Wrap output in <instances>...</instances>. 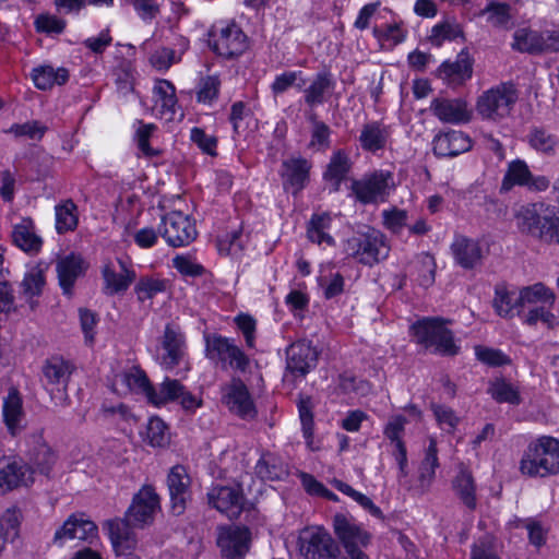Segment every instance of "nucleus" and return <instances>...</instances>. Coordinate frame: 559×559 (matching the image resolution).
Segmentation results:
<instances>
[{
	"label": "nucleus",
	"instance_id": "nucleus-1",
	"mask_svg": "<svg viewBox=\"0 0 559 559\" xmlns=\"http://www.w3.org/2000/svg\"><path fill=\"white\" fill-rule=\"evenodd\" d=\"M159 509V497L154 488L143 486L134 495L124 518L110 520L106 523L116 554H123L135 548L138 540L132 528H143L151 525Z\"/></svg>",
	"mask_w": 559,
	"mask_h": 559
},
{
	"label": "nucleus",
	"instance_id": "nucleus-2",
	"mask_svg": "<svg viewBox=\"0 0 559 559\" xmlns=\"http://www.w3.org/2000/svg\"><path fill=\"white\" fill-rule=\"evenodd\" d=\"M519 471L530 478H545L559 474V439L542 436L532 440L519 463Z\"/></svg>",
	"mask_w": 559,
	"mask_h": 559
},
{
	"label": "nucleus",
	"instance_id": "nucleus-3",
	"mask_svg": "<svg viewBox=\"0 0 559 559\" xmlns=\"http://www.w3.org/2000/svg\"><path fill=\"white\" fill-rule=\"evenodd\" d=\"M514 218L521 234L549 245H559V216L550 206L544 203L523 205Z\"/></svg>",
	"mask_w": 559,
	"mask_h": 559
},
{
	"label": "nucleus",
	"instance_id": "nucleus-4",
	"mask_svg": "<svg viewBox=\"0 0 559 559\" xmlns=\"http://www.w3.org/2000/svg\"><path fill=\"white\" fill-rule=\"evenodd\" d=\"M345 251L358 262L372 265L388 258L390 245L380 230L366 227L346 240Z\"/></svg>",
	"mask_w": 559,
	"mask_h": 559
},
{
	"label": "nucleus",
	"instance_id": "nucleus-5",
	"mask_svg": "<svg viewBox=\"0 0 559 559\" xmlns=\"http://www.w3.org/2000/svg\"><path fill=\"white\" fill-rule=\"evenodd\" d=\"M441 318H424L412 325V332L417 343L426 348H432L436 354L454 356L460 347L455 344L453 333L445 326Z\"/></svg>",
	"mask_w": 559,
	"mask_h": 559
},
{
	"label": "nucleus",
	"instance_id": "nucleus-6",
	"mask_svg": "<svg viewBox=\"0 0 559 559\" xmlns=\"http://www.w3.org/2000/svg\"><path fill=\"white\" fill-rule=\"evenodd\" d=\"M518 98V91L512 83H501L478 97L476 110L486 120L499 121L511 114Z\"/></svg>",
	"mask_w": 559,
	"mask_h": 559
},
{
	"label": "nucleus",
	"instance_id": "nucleus-7",
	"mask_svg": "<svg viewBox=\"0 0 559 559\" xmlns=\"http://www.w3.org/2000/svg\"><path fill=\"white\" fill-rule=\"evenodd\" d=\"M209 45L217 55L230 59L247 50L248 37L235 22H230L212 27Z\"/></svg>",
	"mask_w": 559,
	"mask_h": 559
},
{
	"label": "nucleus",
	"instance_id": "nucleus-8",
	"mask_svg": "<svg viewBox=\"0 0 559 559\" xmlns=\"http://www.w3.org/2000/svg\"><path fill=\"white\" fill-rule=\"evenodd\" d=\"M286 371L284 381L295 385L298 379H304L318 362L319 353L311 342L301 340L293 343L286 350Z\"/></svg>",
	"mask_w": 559,
	"mask_h": 559
},
{
	"label": "nucleus",
	"instance_id": "nucleus-9",
	"mask_svg": "<svg viewBox=\"0 0 559 559\" xmlns=\"http://www.w3.org/2000/svg\"><path fill=\"white\" fill-rule=\"evenodd\" d=\"M217 547L225 559H243L251 545V532L246 526L224 525L217 527Z\"/></svg>",
	"mask_w": 559,
	"mask_h": 559
},
{
	"label": "nucleus",
	"instance_id": "nucleus-10",
	"mask_svg": "<svg viewBox=\"0 0 559 559\" xmlns=\"http://www.w3.org/2000/svg\"><path fill=\"white\" fill-rule=\"evenodd\" d=\"M394 187L393 176L389 171H376L360 180H355L352 190L356 199L364 203L384 201Z\"/></svg>",
	"mask_w": 559,
	"mask_h": 559
},
{
	"label": "nucleus",
	"instance_id": "nucleus-11",
	"mask_svg": "<svg viewBox=\"0 0 559 559\" xmlns=\"http://www.w3.org/2000/svg\"><path fill=\"white\" fill-rule=\"evenodd\" d=\"M159 234L169 246L182 247L195 239L197 229L188 215L174 211L163 217Z\"/></svg>",
	"mask_w": 559,
	"mask_h": 559
},
{
	"label": "nucleus",
	"instance_id": "nucleus-12",
	"mask_svg": "<svg viewBox=\"0 0 559 559\" xmlns=\"http://www.w3.org/2000/svg\"><path fill=\"white\" fill-rule=\"evenodd\" d=\"M333 527L350 559H369L366 554L359 550V547L369 544L370 535L366 531L343 514L334 516Z\"/></svg>",
	"mask_w": 559,
	"mask_h": 559
},
{
	"label": "nucleus",
	"instance_id": "nucleus-13",
	"mask_svg": "<svg viewBox=\"0 0 559 559\" xmlns=\"http://www.w3.org/2000/svg\"><path fill=\"white\" fill-rule=\"evenodd\" d=\"M97 526L83 513L71 514L60 526L55 535L52 543L62 547L68 540L92 542L97 537Z\"/></svg>",
	"mask_w": 559,
	"mask_h": 559
},
{
	"label": "nucleus",
	"instance_id": "nucleus-14",
	"mask_svg": "<svg viewBox=\"0 0 559 559\" xmlns=\"http://www.w3.org/2000/svg\"><path fill=\"white\" fill-rule=\"evenodd\" d=\"M222 402L241 418L250 419L257 415L248 388L239 378H233L222 388Z\"/></svg>",
	"mask_w": 559,
	"mask_h": 559
},
{
	"label": "nucleus",
	"instance_id": "nucleus-15",
	"mask_svg": "<svg viewBox=\"0 0 559 559\" xmlns=\"http://www.w3.org/2000/svg\"><path fill=\"white\" fill-rule=\"evenodd\" d=\"M210 358H217L230 368L246 372L249 368V357L231 340L223 336H213L207 341Z\"/></svg>",
	"mask_w": 559,
	"mask_h": 559
},
{
	"label": "nucleus",
	"instance_id": "nucleus-16",
	"mask_svg": "<svg viewBox=\"0 0 559 559\" xmlns=\"http://www.w3.org/2000/svg\"><path fill=\"white\" fill-rule=\"evenodd\" d=\"M308 534V537L302 538L301 545L305 559H333L340 556V548L328 531L313 527Z\"/></svg>",
	"mask_w": 559,
	"mask_h": 559
},
{
	"label": "nucleus",
	"instance_id": "nucleus-17",
	"mask_svg": "<svg viewBox=\"0 0 559 559\" xmlns=\"http://www.w3.org/2000/svg\"><path fill=\"white\" fill-rule=\"evenodd\" d=\"M33 471L21 459L2 456L0 459V489L3 492L33 483Z\"/></svg>",
	"mask_w": 559,
	"mask_h": 559
},
{
	"label": "nucleus",
	"instance_id": "nucleus-18",
	"mask_svg": "<svg viewBox=\"0 0 559 559\" xmlns=\"http://www.w3.org/2000/svg\"><path fill=\"white\" fill-rule=\"evenodd\" d=\"M430 110L442 122L462 124L471 121L473 110L463 98H435Z\"/></svg>",
	"mask_w": 559,
	"mask_h": 559
},
{
	"label": "nucleus",
	"instance_id": "nucleus-19",
	"mask_svg": "<svg viewBox=\"0 0 559 559\" xmlns=\"http://www.w3.org/2000/svg\"><path fill=\"white\" fill-rule=\"evenodd\" d=\"M167 486L170 496V508L174 514L180 515L190 499L191 478L185 466H174L167 476Z\"/></svg>",
	"mask_w": 559,
	"mask_h": 559
},
{
	"label": "nucleus",
	"instance_id": "nucleus-20",
	"mask_svg": "<svg viewBox=\"0 0 559 559\" xmlns=\"http://www.w3.org/2000/svg\"><path fill=\"white\" fill-rule=\"evenodd\" d=\"M206 496L209 504L229 519L237 518L242 511L243 497L238 488L214 486Z\"/></svg>",
	"mask_w": 559,
	"mask_h": 559
},
{
	"label": "nucleus",
	"instance_id": "nucleus-21",
	"mask_svg": "<svg viewBox=\"0 0 559 559\" xmlns=\"http://www.w3.org/2000/svg\"><path fill=\"white\" fill-rule=\"evenodd\" d=\"M455 262L465 270H472L481 264L488 253L481 242L465 236H456L451 245Z\"/></svg>",
	"mask_w": 559,
	"mask_h": 559
},
{
	"label": "nucleus",
	"instance_id": "nucleus-22",
	"mask_svg": "<svg viewBox=\"0 0 559 559\" xmlns=\"http://www.w3.org/2000/svg\"><path fill=\"white\" fill-rule=\"evenodd\" d=\"M160 364L166 369L178 366L185 355V337L174 324H167L160 337Z\"/></svg>",
	"mask_w": 559,
	"mask_h": 559
},
{
	"label": "nucleus",
	"instance_id": "nucleus-23",
	"mask_svg": "<svg viewBox=\"0 0 559 559\" xmlns=\"http://www.w3.org/2000/svg\"><path fill=\"white\" fill-rule=\"evenodd\" d=\"M472 141L462 131L452 130L438 134L433 140V153L441 157H454L469 151Z\"/></svg>",
	"mask_w": 559,
	"mask_h": 559
},
{
	"label": "nucleus",
	"instance_id": "nucleus-24",
	"mask_svg": "<svg viewBox=\"0 0 559 559\" xmlns=\"http://www.w3.org/2000/svg\"><path fill=\"white\" fill-rule=\"evenodd\" d=\"M282 167L284 186H289L294 193L299 192L309 180L311 164L302 157H290L283 162Z\"/></svg>",
	"mask_w": 559,
	"mask_h": 559
},
{
	"label": "nucleus",
	"instance_id": "nucleus-25",
	"mask_svg": "<svg viewBox=\"0 0 559 559\" xmlns=\"http://www.w3.org/2000/svg\"><path fill=\"white\" fill-rule=\"evenodd\" d=\"M493 28L509 31L515 26L516 10L507 2L490 1L480 12Z\"/></svg>",
	"mask_w": 559,
	"mask_h": 559
},
{
	"label": "nucleus",
	"instance_id": "nucleus-26",
	"mask_svg": "<svg viewBox=\"0 0 559 559\" xmlns=\"http://www.w3.org/2000/svg\"><path fill=\"white\" fill-rule=\"evenodd\" d=\"M120 271L117 272L111 264L103 267L102 274L105 282V294L115 295L126 292L135 280V272L129 269L122 260H118Z\"/></svg>",
	"mask_w": 559,
	"mask_h": 559
},
{
	"label": "nucleus",
	"instance_id": "nucleus-27",
	"mask_svg": "<svg viewBox=\"0 0 559 559\" xmlns=\"http://www.w3.org/2000/svg\"><path fill=\"white\" fill-rule=\"evenodd\" d=\"M60 287L66 295H71L75 281L84 273V261L80 255L69 254L57 262Z\"/></svg>",
	"mask_w": 559,
	"mask_h": 559
},
{
	"label": "nucleus",
	"instance_id": "nucleus-28",
	"mask_svg": "<svg viewBox=\"0 0 559 559\" xmlns=\"http://www.w3.org/2000/svg\"><path fill=\"white\" fill-rule=\"evenodd\" d=\"M519 300L522 313L525 309H531L533 307L554 305L555 295L543 283H536L532 286H526L520 289Z\"/></svg>",
	"mask_w": 559,
	"mask_h": 559
},
{
	"label": "nucleus",
	"instance_id": "nucleus-29",
	"mask_svg": "<svg viewBox=\"0 0 559 559\" xmlns=\"http://www.w3.org/2000/svg\"><path fill=\"white\" fill-rule=\"evenodd\" d=\"M334 88L332 75L328 72L318 73L310 85L305 88V103L309 107H316L326 100V96Z\"/></svg>",
	"mask_w": 559,
	"mask_h": 559
},
{
	"label": "nucleus",
	"instance_id": "nucleus-30",
	"mask_svg": "<svg viewBox=\"0 0 559 559\" xmlns=\"http://www.w3.org/2000/svg\"><path fill=\"white\" fill-rule=\"evenodd\" d=\"M120 383L123 386V392H135L144 394L150 402L153 385L150 383L145 372L138 367L116 377V384Z\"/></svg>",
	"mask_w": 559,
	"mask_h": 559
},
{
	"label": "nucleus",
	"instance_id": "nucleus-31",
	"mask_svg": "<svg viewBox=\"0 0 559 559\" xmlns=\"http://www.w3.org/2000/svg\"><path fill=\"white\" fill-rule=\"evenodd\" d=\"M389 139V130L379 122H369L364 124L359 143L362 150L367 152H377L383 150Z\"/></svg>",
	"mask_w": 559,
	"mask_h": 559
},
{
	"label": "nucleus",
	"instance_id": "nucleus-32",
	"mask_svg": "<svg viewBox=\"0 0 559 559\" xmlns=\"http://www.w3.org/2000/svg\"><path fill=\"white\" fill-rule=\"evenodd\" d=\"M439 466L438 449L435 439H430L429 445L425 452V457L420 463L418 471V489L426 492L435 479L436 468Z\"/></svg>",
	"mask_w": 559,
	"mask_h": 559
},
{
	"label": "nucleus",
	"instance_id": "nucleus-33",
	"mask_svg": "<svg viewBox=\"0 0 559 559\" xmlns=\"http://www.w3.org/2000/svg\"><path fill=\"white\" fill-rule=\"evenodd\" d=\"M12 239L20 249L29 254L39 252L43 245L41 238L35 234L29 219L14 226Z\"/></svg>",
	"mask_w": 559,
	"mask_h": 559
},
{
	"label": "nucleus",
	"instance_id": "nucleus-34",
	"mask_svg": "<svg viewBox=\"0 0 559 559\" xmlns=\"http://www.w3.org/2000/svg\"><path fill=\"white\" fill-rule=\"evenodd\" d=\"M73 372V366L61 357H51L43 368L44 378L49 384L68 385L70 377Z\"/></svg>",
	"mask_w": 559,
	"mask_h": 559
},
{
	"label": "nucleus",
	"instance_id": "nucleus-35",
	"mask_svg": "<svg viewBox=\"0 0 559 559\" xmlns=\"http://www.w3.org/2000/svg\"><path fill=\"white\" fill-rule=\"evenodd\" d=\"M452 487L460 500L471 510L476 508V485L469 471L462 468L452 480Z\"/></svg>",
	"mask_w": 559,
	"mask_h": 559
},
{
	"label": "nucleus",
	"instance_id": "nucleus-36",
	"mask_svg": "<svg viewBox=\"0 0 559 559\" xmlns=\"http://www.w3.org/2000/svg\"><path fill=\"white\" fill-rule=\"evenodd\" d=\"M496 312L503 318L521 314L519 293L510 292L504 286H497L492 301Z\"/></svg>",
	"mask_w": 559,
	"mask_h": 559
},
{
	"label": "nucleus",
	"instance_id": "nucleus-37",
	"mask_svg": "<svg viewBox=\"0 0 559 559\" xmlns=\"http://www.w3.org/2000/svg\"><path fill=\"white\" fill-rule=\"evenodd\" d=\"M69 79V73L64 68L53 69L50 66L36 68L32 72V80L35 86L46 91L56 84H64Z\"/></svg>",
	"mask_w": 559,
	"mask_h": 559
},
{
	"label": "nucleus",
	"instance_id": "nucleus-38",
	"mask_svg": "<svg viewBox=\"0 0 559 559\" xmlns=\"http://www.w3.org/2000/svg\"><path fill=\"white\" fill-rule=\"evenodd\" d=\"M512 48L528 53L544 52V32L520 28L513 35Z\"/></svg>",
	"mask_w": 559,
	"mask_h": 559
},
{
	"label": "nucleus",
	"instance_id": "nucleus-39",
	"mask_svg": "<svg viewBox=\"0 0 559 559\" xmlns=\"http://www.w3.org/2000/svg\"><path fill=\"white\" fill-rule=\"evenodd\" d=\"M45 283L44 272L39 266H33L25 273L20 284L21 294L32 309L35 307L34 298L43 293Z\"/></svg>",
	"mask_w": 559,
	"mask_h": 559
},
{
	"label": "nucleus",
	"instance_id": "nucleus-40",
	"mask_svg": "<svg viewBox=\"0 0 559 559\" xmlns=\"http://www.w3.org/2000/svg\"><path fill=\"white\" fill-rule=\"evenodd\" d=\"M154 98L156 107L160 108L162 114L168 115L173 119L177 105L175 86L167 80H159L154 86Z\"/></svg>",
	"mask_w": 559,
	"mask_h": 559
},
{
	"label": "nucleus",
	"instance_id": "nucleus-41",
	"mask_svg": "<svg viewBox=\"0 0 559 559\" xmlns=\"http://www.w3.org/2000/svg\"><path fill=\"white\" fill-rule=\"evenodd\" d=\"M349 169L350 160L348 155L344 151L338 150L331 156L324 173V179L333 182L334 190L337 191Z\"/></svg>",
	"mask_w": 559,
	"mask_h": 559
},
{
	"label": "nucleus",
	"instance_id": "nucleus-42",
	"mask_svg": "<svg viewBox=\"0 0 559 559\" xmlns=\"http://www.w3.org/2000/svg\"><path fill=\"white\" fill-rule=\"evenodd\" d=\"M331 222L332 217L328 213L312 215L307 228V236L309 240L318 245H334L333 237L326 233L331 226Z\"/></svg>",
	"mask_w": 559,
	"mask_h": 559
},
{
	"label": "nucleus",
	"instance_id": "nucleus-43",
	"mask_svg": "<svg viewBox=\"0 0 559 559\" xmlns=\"http://www.w3.org/2000/svg\"><path fill=\"white\" fill-rule=\"evenodd\" d=\"M255 474L264 480H278L287 475V469L277 456L266 453L258 461Z\"/></svg>",
	"mask_w": 559,
	"mask_h": 559
},
{
	"label": "nucleus",
	"instance_id": "nucleus-44",
	"mask_svg": "<svg viewBox=\"0 0 559 559\" xmlns=\"http://www.w3.org/2000/svg\"><path fill=\"white\" fill-rule=\"evenodd\" d=\"M22 416V399L16 389H11L3 403L4 421L11 433L19 429Z\"/></svg>",
	"mask_w": 559,
	"mask_h": 559
},
{
	"label": "nucleus",
	"instance_id": "nucleus-45",
	"mask_svg": "<svg viewBox=\"0 0 559 559\" xmlns=\"http://www.w3.org/2000/svg\"><path fill=\"white\" fill-rule=\"evenodd\" d=\"M183 390L185 386L180 383V381L166 378L160 383L158 390L153 388L150 403L159 406L168 402L179 400V396L183 394Z\"/></svg>",
	"mask_w": 559,
	"mask_h": 559
},
{
	"label": "nucleus",
	"instance_id": "nucleus-46",
	"mask_svg": "<svg viewBox=\"0 0 559 559\" xmlns=\"http://www.w3.org/2000/svg\"><path fill=\"white\" fill-rule=\"evenodd\" d=\"M143 441L151 447H165L169 442V432L166 424L158 417L148 419L145 431L141 432Z\"/></svg>",
	"mask_w": 559,
	"mask_h": 559
},
{
	"label": "nucleus",
	"instance_id": "nucleus-47",
	"mask_svg": "<svg viewBox=\"0 0 559 559\" xmlns=\"http://www.w3.org/2000/svg\"><path fill=\"white\" fill-rule=\"evenodd\" d=\"M439 74L444 80L461 82L472 75V64L467 57L459 56L454 62H443L439 68Z\"/></svg>",
	"mask_w": 559,
	"mask_h": 559
},
{
	"label": "nucleus",
	"instance_id": "nucleus-48",
	"mask_svg": "<svg viewBox=\"0 0 559 559\" xmlns=\"http://www.w3.org/2000/svg\"><path fill=\"white\" fill-rule=\"evenodd\" d=\"M56 229L59 234L73 230L78 225L76 205L72 200H67L55 207Z\"/></svg>",
	"mask_w": 559,
	"mask_h": 559
},
{
	"label": "nucleus",
	"instance_id": "nucleus-49",
	"mask_svg": "<svg viewBox=\"0 0 559 559\" xmlns=\"http://www.w3.org/2000/svg\"><path fill=\"white\" fill-rule=\"evenodd\" d=\"M532 174L523 160H514L509 164L508 170L502 180V189L508 191L513 186H527Z\"/></svg>",
	"mask_w": 559,
	"mask_h": 559
},
{
	"label": "nucleus",
	"instance_id": "nucleus-50",
	"mask_svg": "<svg viewBox=\"0 0 559 559\" xmlns=\"http://www.w3.org/2000/svg\"><path fill=\"white\" fill-rule=\"evenodd\" d=\"M167 282L155 277H141L135 285V294L139 301L144 302L154 298L157 294L166 290Z\"/></svg>",
	"mask_w": 559,
	"mask_h": 559
},
{
	"label": "nucleus",
	"instance_id": "nucleus-51",
	"mask_svg": "<svg viewBox=\"0 0 559 559\" xmlns=\"http://www.w3.org/2000/svg\"><path fill=\"white\" fill-rule=\"evenodd\" d=\"M489 393L498 403L518 405L521 402L518 390L504 380L495 381L489 388Z\"/></svg>",
	"mask_w": 559,
	"mask_h": 559
},
{
	"label": "nucleus",
	"instance_id": "nucleus-52",
	"mask_svg": "<svg viewBox=\"0 0 559 559\" xmlns=\"http://www.w3.org/2000/svg\"><path fill=\"white\" fill-rule=\"evenodd\" d=\"M313 404L311 397L301 396L298 402V412L299 418L302 426L304 437L307 439L308 444H310L312 436H313V413H312Z\"/></svg>",
	"mask_w": 559,
	"mask_h": 559
},
{
	"label": "nucleus",
	"instance_id": "nucleus-53",
	"mask_svg": "<svg viewBox=\"0 0 559 559\" xmlns=\"http://www.w3.org/2000/svg\"><path fill=\"white\" fill-rule=\"evenodd\" d=\"M46 131L47 127L37 120L14 123L9 129V132L15 136H27L31 140H41Z\"/></svg>",
	"mask_w": 559,
	"mask_h": 559
},
{
	"label": "nucleus",
	"instance_id": "nucleus-54",
	"mask_svg": "<svg viewBox=\"0 0 559 559\" xmlns=\"http://www.w3.org/2000/svg\"><path fill=\"white\" fill-rule=\"evenodd\" d=\"M383 225L394 234L401 233L406 226L408 214L407 211L393 207L382 212Z\"/></svg>",
	"mask_w": 559,
	"mask_h": 559
},
{
	"label": "nucleus",
	"instance_id": "nucleus-55",
	"mask_svg": "<svg viewBox=\"0 0 559 559\" xmlns=\"http://www.w3.org/2000/svg\"><path fill=\"white\" fill-rule=\"evenodd\" d=\"M242 234L240 229H235L230 234L219 237L217 248L221 253L236 255L242 250Z\"/></svg>",
	"mask_w": 559,
	"mask_h": 559
},
{
	"label": "nucleus",
	"instance_id": "nucleus-56",
	"mask_svg": "<svg viewBox=\"0 0 559 559\" xmlns=\"http://www.w3.org/2000/svg\"><path fill=\"white\" fill-rule=\"evenodd\" d=\"M477 359L488 366L499 367L510 362L509 357L499 349L475 346Z\"/></svg>",
	"mask_w": 559,
	"mask_h": 559
},
{
	"label": "nucleus",
	"instance_id": "nucleus-57",
	"mask_svg": "<svg viewBox=\"0 0 559 559\" xmlns=\"http://www.w3.org/2000/svg\"><path fill=\"white\" fill-rule=\"evenodd\" d=\"M530 144L542 153L552 154L557 145V140L545 130L536 129L530 135Z\"/></svg>",
	"mask_w": 559,
	"mask_h": 559
},
{
	"label": "nucleus",
	"instance_id": "nucleus-58",
	"mask_svg": "<svg viewBox=\"0 0 559 559\" xmlns=\"http://www.w3.org/2000/svg\"><path fill=\"white\" fill-rule=\"evenodd\" d=\"M551 307L552 305H543L527 309L524 322L528 325H535L538 322H543L548 326L555 325L556 317L550 312Z\"/></svg>",
	"mask_w": 559,
	"mask_h": 559
},
{
	"label": "nucleus",
	"instance_id": "nucleus-59",
	"mask_svg": "<svg viewBox=\"0 0 559 559\" xmlns=\"http://www.w3.org/2000/svg\"><path fill=\"white\" fill-rule=\"evenodd\" d=\"M407 419L402 415L393 416L389 419L384 428V436L396 447L399 442H403L402 435L404 432Z\"/></svg>",
	"mask_w": 559,
	"mask_h": 559
},
{
	"label": "nucleus",
	"instance_id": "nucleus-60",
	"mask_svg": "<svg viewBox=\"0 0 559 559\" xmlns=\"http://www.w3.org/2000/svg\"><path fill=\"white\" fill-rule=\"evenodd\" d=\"M471 559H500L496 554L493 538L491 536L479 538L473 545Z\"/></svg>",
	"mask_w": 559,
	"mask_h": 559
},
{
	"label": "nucleus",
	"instance_id": "nucleus-61",
	"mask_svg": "<svg viewBox=\"0 0 559 559\" xmlns=\"http://www.w3.org/2000/svg\"><path fill=\"white\" fill-rule=\"evenodd\" d=\"M179 61L171 48H159L150 57L151 64L157 70H167L171 64Z\"/></svg>",
	"mask_w": 559,
	"mask_h": 559
},
{
	"label": "nucleus",
	"instance_id": "nucleus-62",
	"mask_svg": "<svg viewBox=\"0 0 559 559\" xmlns=\"http://www.w3.org/2000/svg\"><path fill=\"white\" fill-rule=\"evenodd\" d=\"M35 25L38 32L60 34L66 27V22L55 15L41 14L36 17Z\"/></svg>",
	"mask_w": 559,
	"mask_h": 559
},
{
	"label": "nucleus",
	"instance_id": "nucleus-63",
	"mask_svg": "<svg viewBox=\"0 0 559 559\" xmlns=\"http://www.w3.org/2000/svg\"><path fill=\"white\" fill-rule=\"evenodd\" d=\"M0 521L3 523V531L9 532L10 538H14L17 535V528L22 521V512L17 507L13 506L5 510Z\"/></svg>",
	"mask_w": 559,
	"mask_h": 559
},
{
	"label": "nucleus",
	"instance_id": "nucleus-64",
	"mask_svg": "<svg viewBox=\"0 0 559 559\" xmlns=\"http://www.w3.org/2000/svg\"><path fill=\"white\" fill-rule=\"evenodd\" d=\"M55 461V454L47 445H40L33 457V463L37 469L45 475L49 474Z\"/></svg>",
	"mask_w": 559,
	"mask_h": 559
}]
</instances>
